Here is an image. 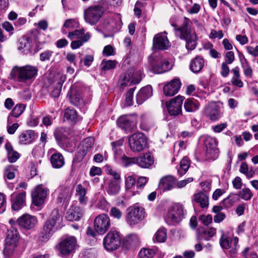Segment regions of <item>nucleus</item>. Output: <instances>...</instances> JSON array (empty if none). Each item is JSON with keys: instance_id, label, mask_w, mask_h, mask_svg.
Returning <instances> with one entry per match:
<instances>
[{"instance_id": "obj_8", "label": "nucleus", "mask_w": 258, "mask_h": 258, "mask_svg": "<svg viewBox=\"0 0 258 258\" xmlns=\"http://www.w3.org/2000/svg\"><path fill=\"white\" fill-rule=\"evenodd\" d=\"M104 14L100 6L90 7L84 11V18L87 23L94 25L98 23Z\"/></svg>"}, {"instance_id": "obj_23", "label": "nucleus", "mask_w": 258, "mask_h": 258, "mask_svg": "<svg viewBox=\"0 0 258 258\" xmlns=\"http://www.w3.org/2000/svg\"><path fill=\"white\" fill-rule=\"evenodd\" d=\"M71 103L75 106H80L84 104V101L81 92L75 86L72 87L69 94Z\"/></svg>"}, {"instance_id": "obj_29", "label": "nucleus", "mask_w": 258, "mask_h": 258, "mask_svg": "<svg viewBox=\"0 0 258 258\" xmlns=\"http://www.w3.org/2000/svg\"><path fill=\"white\" fill-rule=\"evenodd\" d=\"M35 139V134L32 130L23 132L19 136V143L26 145L31 143Z\"/></svg>"}, {"instance_id": "obj_3", "label": "nucleus", "mask_w": 258, "mask_h": 258, "mask_svg": "<svg viewBox=\"0 0 258 258\" xmlns=\"http://www.w3.org/2000/svg\"><path fill=\"white\" fill-rule=\"evenodd\" d=\"M19 239L20 235L16 228L12 227L8 230L5 239V247L4 250L5 254L10 256L14 253L18 246Z\"/></svg>"}, {"instance_id": "obj_54", "label": "nucleus", "mask_w": 258, "mask_h": 258, "mask_svg": "<svg viewBox=\"0 0 258 258\" xmlns=\"http://www.w3.org/2000/svg\"><path fill=\"white\" fill-rule=\"evenodd\" d=\"M109 215L113 218L119 220L122 216V213L119 208L113 207L110 209Z\"/></svg>"}, {"instance_id": "obj_37", "label": "nucleus", "mask_w": 258, "mask_h": 258, "mask_svg": "<svg viewBox=\"0 0 258 258\" xmlns=\"http://www.w3.org/2000/svg\"><path fill=\"white\" fill-rule=\"evenodd\" d=\"M5 148L7 151L8 158L10 162H15L20 157L19 154L13 150L12 145L10 143H7Z\"/></svg>"}, {"instance_id": "obj_61", "label": "nucleus", "mask_w": 258, "mask_h": 258, "mask_svg": "<svg viewBox=\"0 0 258 258\" xmlns=\"http://www.w3.org/2000/svg\"><path fill=\"white\" fill-rule=\"evenodd\" d=\"M64 129L63 128H57L54 132V135L56 140L62 141L65 138L64 134Z\"/></svg>"}, {"instance_id": "obj_43", "label": "nucleus", "mask_w": 258, "mask_h": 258, "mask_svg": "<svg viewBox=\"0 0 258 258\" xmlns=\"http://www.w3.org/2000/svg\"><path fill=\"white\" fill-rule=\"evenodd\" d=\"M86 189L81 184L77 185L76 187V195L78 197L79 200L81 204L86 203L87 198L86 197Z\"/></svg>"}, {"instance_id": "obj_47", "label": "nucleus", "mask_w": 258, "mask_h": 258, "mask_svg": "<svg viewBox=\"0 0 258 258\" xmlns=\"http://www.w3.org/2000/svg\"><path fill=\"white\" fill-rule=\"evenodd\" d=\"M62 219V216L60 214L59 210L57 209H55L52 211L50 216L49 219L46 221H49L51 224H52L53 225L55 226L57 222L61 220Z\"/></svg>"}, {"instance_id": "obj_14", "label": "nucleus", "mask_w": 258, "mask_h": 258, "mask_svg": "<svg viewBox=\"0 0 258 258\" xmlns=\"http://www.w3.org/2000/svg\"><path fill=\"white\" fill-rule=\"evenodd\" d=\"M47 189L40 184L35 187L31 193L32 201L35 206L39 207L44 202L47 195Z\"/></svg>"}, {"instance_id": "obj_10", "label": "nucleus", "mask_w": 258, "mask_h": 258, "mask_svg": "<svg viewBox=\"0 0 258 258\" xmlns=\"http://www.w3.org/2000/svg\"><path fill=\"white\" fill-rule=\"evenodd\" d=\"M153 71L156 74H161L171 69L170 62L165 58L157 57L151 63Z\"/></svg>"}, {"instance_id": "obj_42", "label": "nucleus", "mask_w": 258, "mask_h": 258, "mask_svg": "<svg viewBox=\"0 0 258 258\" xmlns=\"http://www.w3.org/2000/svg\"><path fill=\"white\" fill-rule=\"evenodd\" d=\"M166 239V230L164 228H161L155 233L153 238V241L154 243H162L164 242Z\"/></svg>"}, {"instance_id": "obj_16", "label": "nucleus", "mask_w": 258, "mask_h": 258, "mask_svg": "<svg viewBox=\"0 0 258 258\" xmlns=\"http://www.w3.org/2000/svg\"><path fill=\"white\" fill-rule=\"evenodd\" d=\"M65 79L66 77L61 74L55 76L54 80L49 87L50 95L52 97H58L59 96Z\"/></svg>"}, {"instance_id": "obj_62", "label": "nucleus", "mask_w": 258, "mask_h": 258, "mask_svg": "<svg viewBox=\"0 0 258 258\" xmlns=\"http://www.w3.org/2000/svg\"><path fill=\"white\" fill-rule=\"evenodd\" d=\"M103 54L106 56L114 55L115 54L114 48L111 45L105 46L103 50Z\"/></svg>"}, {"instance_id": "obj_33", "label": "nucleus", "mask_w": 258, "mask_h": 258, "mask_svg": "<svg viewBox=\"0 0 258 258\" xmlns=\"http://www.w3.org/2000/svg\"><path fill=\"white\" fill-rule=\"evenodd\" d=\"M204 65V59L201 56H197L191 61L190 69L194 73H198L203 69Z\"/></svg>"}, {"instance_id": "obj_34", "label": "nucleus", "mask_w": 258, "mask_h": 258, "mask_svg": "<svg viewBox=\"0 0 258 258\" xmlns=\"http://www.w3.org/2000/svg\"><path fill=\"white\" fill-rule=\"evenodd\" d=\"M139 243V236L136 233H132L127 235L123 240V244L127 248L137 246Z\"/></svg>"}, {"instance_id": "obj_11", "label": "nucleus", "mask_w": 258, "mask_h": 258, "mask_svg": "<svg viewBox=\"0 0 258 258\" xmlns=\"http://www.w3.org/2000/svg\"><path fill=\"white\" fill-rule=\"evenodd\" d=\"M110 220L106 214H101L96 217L94 220V228L100 234H104L109 228Z\"/></svg>"}, {"instance_id": "obj_55", "label": "nucleus", "mask_w": 258, "mask_h": 258, "mask_svg": "<svg viewBox=\"0 0 258 258\" xmlns=\"http://www.w3.org/2000/svg\"><path fill=\"white\" fill-rule=\"evenodd\" d=\"M136 182V178L133 175L127 176L125 180V189L126 190L131 189L135 185Z\"/></svg>"}, {"instance_id": "obj_36", "label": "nucleus", "mask_w": 258, "mask_h": 258, "mask_svg": "<svg viewBox=\"0 0 258 258\" xmlns=\"http://www.w3.org/2000/svg\"><path fill=\"white\" fill-rule=\"evenodd\" d=\"M120 190L119 182L118 180H111L106 188V191L110 196L117 195Z\"/></svg>"}, {"instance_id": "obj_7", "label": "nucleus", "mask_w": 258, "mask_h": 258, "mask_svg": "<svg viewBox=\"0 0 258 258\" xmlns=\"http://www.w3.org/2000/svg\"><path fill=\"white\" fill-rule=\"evenodd\" d=\"M128 143L131 149L134 152L143 151L147 145V138L141 133L134 134L128 138Z\"/></svg>"}, {"instance_id": "obj_28", "label": "nucleus", "mask_w": 258, "mask_h": 258, "mask_svg": "<svg viewBox=\"0 0 258 258\" xmlns=\"http://www.w3.org/2000/svg\"><path fill=\"white\" fill-rule=\"evenodd\" d=\"M205 113L212 120H216L220 117V108L216 104H210L205 109Z\"/></svg>"}, {"instance_id": "obj_9", "label": "nucleus", "mask_w": 258, "mask_h": 258, "mask_svg": "<svg viewBox=\"0 0 258 258\" xmlns=\"http://www.w3.org/2000/svg\"><path fill=\"white\" fill-rule=\"evenodd\" d=\"M121 238L118 232L115 231H110L103 239L105 248L108 251L116 250L119 246Z\"/></svg>"}, {"instance_id": "obj_46", "label": "nucleus", "mask_w": 258, "mask_h": 258, "mask_svg": "<svg viewBox=\"0 0 258 258\" xmlns=\"http://www.w3.org/2000/svg\"><path fill=\"white\" fill-rule=\"evenodd\" d=\"M64 117L71 122L75 123L78 118L77 111L73 108H68L65 110Z\"/></svg>"}, {"instance_id": "obj_31", "label": "nucleus", "mask_w": 258, "mask_h": 258, "mask_svg": "<svg viewBox=\"0 0 258 258\" xmlns=\"http://www.w3.org/2000/svg\"><path fill=\"white\" fill-rule=\"evenodd\" d=\"M57 201L59 203L67 202L72 195L70 188L67 186H60L58 188Z\"/></svg>"}, {"instance_id": "obj_13", "label": "nucleus", "mask_w": 258, "mask_h": 258, "mask_svg": "<svg viewBox=\"0 0 258 258\" xmlns=\"http://www.w3.org/2000/svg\"><path fill=\"white\" fill-rule=\"evenodd\" d=\"M183 99V96L179 95L166 102V107L170 115L176 116L181 113Z\"/></svg>"}, {"instance_id": "obj_21", "label": "nucleus", "mask_w": 258, "mask_h": 258, "mask_svg": "<svg viewBox=\"0 0 258 258\" xmlns=\"http://www.w3.org/2000/svg\"><path fill=\"white\" fill-rule=\"evenodd\" d=\"M238 238L237 237H234L232 239L224 233L222 234L220 239L221 246L226 249H228L231 247L236 249L238 247Z\"/></svg>"}, {"instance_id": "obj_64", "label": "nucleus", "mask_w": 258, "mask_h": 258, "mask_svg": "<svg viewBox=\"0 0 258 258\" xmlns=\"http://www.w3.org/2000/svg\"><path fill=\"white\" fill-rule=\"evenodd\" d=\"M53 51L51 50H46L43 52H42L40 54V60L41 61H44L46 60H49L50 57L52 56L53 54Z\"/></svg>"}, {"instance_id": "obj_44", "label": "nucleus", "mask_w": 258, "mask_h": 258, "mask_svg": "<svg viewBox=\"0 0 258 258\" xmlns=\"http://www.w3.org/2000/svg\"><path fill=\"white\" fill-rule=\"evenodd\" d=\"M91 35L90 33L87 32L84 35L80 40H74L71 42V47L73 49H76L82 46L83 44L87 42L90 38Z\"/></svg>"}, {"instance_id": "obj_32", "label": "nucleus", "mask_w": 258, "mask_h": 258, "mask_svg": "<svg viewBox=\"0 0 258 258\" xmlns=\"http://www.w3.org/2000/svg\"><path fill=\"white\" fill-rule=\"evenodd\" d=\"M31 40L28 36H23L19 40L18 49L23 53L29 51L31 48Z\"/></svg>"}, {"instance_id": "obj_30", "label": "nucleus", "mask_w": 258, "mask_h": 258, "mask_svg": "<svg viewBox=\"0 0 258 258\" xmlns=\"http://www.w3.org/2000/svg\"><path fill=\"white\" fill-rule=\"evenodd\" d=\"M216 233V229L215 228L211 227L207 229L199 231L197 233V240L198 241H202L203 240H209Z\"/></svg>"}, {"instance_id": "obj_58", "label": "nucleus", "mask_w": 258, "mask_h": 258, "mask_svg": "<svg viewBox=\"0 0 258 258\" xmlns=\"http://www.w3.org/2000/svg\"><path fill=\"white\" fill-rule=\"evenodd\" d=\"M136 88L134 87L130 89L126 93L125 101L127 106H131L133 104V94Z\"/></svg>"}, {"instance_id": "obj_17", "label": "nucleus", "mask_w": 258, "mask_h": 258, "mask_svg": "<svg viewBox=\"0 0 258 258\" xmlns=\"http://www.w3.org/2000/svg\"><path fill=\"white\" fill-rule=\"evenodd\" d=\"M184 213L183 206L177 204L174 205L169 211L167 217L173 222L178 223L183 218Z\"/></svg>"}, {"instance_id": "obj_5", "label": "nucleus", "mask_w": 258, "mask_h": 258, "mask_svg": "<svg viewBox=\"0 0 258 258\" xmlns=\"http://www.w3.org/2000/svg\"><path fill=\"white\" fill-rule=\"evenodd\" d=\"M145 217L144 208L138 206L130 207L127 209L125 220L130 226H134L142 221Z\"/></svg>"}, {"instance_id": "obj_20", "label": "nucleus", "mask_w": 258, "mask_h": 258, "mask_svg": "<svg viewBox=\"0 0 258 258\" xmlns=\"http://www.w3.org/2000/svg\"><path fill=\"white\" fill-rule=\"evenodd\" d=\"M180 86V80L178 79H173L164 86V94L167 96H172L178 92Z\"/></svg>"}, {"instance_id": "obj_4", "label": "nucleus", "mask_w": 258, "mask_h": 258, "mask_svg": "<svg viewBox=\"0 0 258 258\" xmlns=\"http://www.w3.org/2000/svg\"><path fill=\"white\" fill-rule=\"evenodd\" d=\"M142 79V74L141 71H135L134 68H130L120 77V88L124 89L132 85L139 84Z\"/></svg>"}, {"instance_id": "obj_6", "label": "nucleus", "mask_w": 258, "mask_h": 258, "mask_svg": "<svg viewBox=\"0 0 258 258\" xmlns=\"http://www.w3.org/2000/svg\"><path fill=\"white\" fill-rule=\"evenodd\" d=\"M77 245V239L75 236H69L62 239L58 244L59 251L61 255H68L75 251Z\"/></svg>"}, {"instance_id": "obj_12", "label": "nucleus", "mask_w": 258, "mask_h": 258, "mask_svg": "<svg viewBox=\"0 0 258 258\" xmlns=\"http://www.w3.org/2000/svg\"><path fill=\"white\" fill-rule=\"evenodd\" d=\"M37 222L36 217L28 214H23L17 220V224L19 227L27 230L34 228Z\"/></svg>"}, {"instance_id": "obj_2", "label": "nucleus", "mask_w": 258, "mask_h": 258, "mask_svg": "<svg viewBox=\"0 0 258 258\" xmlns=\"http://www.w3.org/2000/svg\"><path fill=\"white\" fill-rule=\"evenodd\" d=\"M38 70L34 66L27 65L22 67H15L12 71L11 79L19 82L31 80L37 74Z\"/></svg>"}, {"instance_id": "obj_56", "label": "nucleus", "mask_w": 258, "mask_h": 258, "mask_svg": "<svg viewBox=\"0 0 258 258\" xmlns=\"http://www.w3.org/2000/svg\"><path fill=\"white\" fill-rule=\"evenodd\" d=\"M245 61V63L242 64V68L243 70V73L246 77L251 78L252 76V69L251 67H250L246 59Z\"/></svg>"}, {"instance_id": "obj_48", "label": "nucleus", "mask_w": 258, "mask_h": 258, "mask_svg": "<svg viewBox=\"0 0 258 258\" xmlns=\"http://www.w3.org/2000/svg\"><path fill=\"white\" fill-rule=\"evenodd\" d=\"M117 61L115 60L103 59L101 63V70L103 71H109L113 69L116 66Z\"/></svg>"}, {"instance_id": "obj_60", "label": "nucleus", "mask_w": 258, "mask_h": 258, "mask_svg": "<svg viewBox=\"0 0 258 258\" xmlns=\"http://www.w3.org/2000/svg\"><path fill=\"white\" fill-rule=\"evenodd\" d=\"M25 107L22 104H17L12 110V115L13 116L18 117L24 111Z\"/></svg>"}, {"instance_id": "obj_52", "label": "nucleus", "mask_w": 258, "mask_h": 258, "mask_svg": "<svg viewBox=\"0 0 258 258\" xmlns=\"http://www.w3.org/2000/svg\"><path fill=\"white\" fill-rule=\"evenodd\" d=\"M85 33V30L83 28L79 30H75L74 31L70 32L68 33V37L71 40L74 39L82 38V35Z\"/></svg>"}, {"instance_id": "obj_59", "label": "nucleus", "mask_w": 258, "mask_h": 258, "mask_svg": "<svg viewBox=\"0 0 258 258\" xmlns=\"http://www.w3.org/2000/svg\"><path fill=\"white\" fill-rule=\"evenodd\" d=\"M14 167L12 165H8L6 167L4 172V176H6L8 179H12L15 177V174L13 172Z\"/></svg>"}, {"instance_id": "obj_50", "label": "nucleus", "mask_w": 258, "mask_h": 258, "mask_svg": "<svg viewBox=\"0 0 258 258\" xmlns=\"http://www.w3.org/2000/svg\"><path fill=\"white\" fill-rule=\"evenodd\" d=\"M121 163L122 165L125 167L135 164H137V157H129L124 155L121 157Z\"/></svg>"}, {"instance_id": "obj_51", "label": "nucleus", "mask_w": 258, "mask_h": 258, "mask_svg": "<svg viewBox=\"0 0 258 258\" xmlns=\"http://www.w3.org/2000/svg\"><path fill=\"white\" fill-rule=\"evenodd\" d=\"M155 253L154 249L149 248H142L139 253L140 258H152Z\"/></svg>"}, {"instance_id": "obj_39", "label": "nucleus", "mask_w": 258, "mask_h": 258, "mask_svg": "<svg viewBox=\"0 0 258 258\" xmlns=\"http://www.w3.org/2000/svg\"><path fill=\"white\" fill-rule=\"evenodd\" d=\"M195 201L200 204L202 208H207L209 205L208 197L203 192H199L194 195Z\"/></svg>"}, {"instance_id": "obj_41", "label": "nucleus", "mask_w": 258, "mask_h": 258, "mask_svg": "<svg viewBox=\"0 0 258 258\" xmlns=\"http://www.w3.org/2000/svg\"><path fill=\"white\" fill-rule=\"evenodd\" d=\"M233 75L231 78V83L232 85L241 88L243 86V83L240 79L239 69L238 67L233 68L232 70Z\"/></svg>"}, {"instance_id": "obj_45", "label": "nucleus", "mask_w": 258, "mask_h": 258, "mask_svg": "<svg viewBox=\"0 0 258 258\" xmlns=\"http://www.w3.org/2000/svg\"><path fill=\"white\" fill-rule=\"evenodd\" d=\"M190 164L187 158L184 157L180 161V167L177 169V172L179 176H181L187 171Z\"/></svg>"}, {"instance_id": "obj_22", "label": "nucleus", "mask_w": 258, "mask_h": 258, "mask_svg": "<svg viewBox=\"0 0 258 258\" xmlns=\"http://www.w3.org/2000/svg\"><path fill=\"white\" fill-rule=\"evenodd\" d=\"M84 211L78 206H71L68 210L66 218L68 221H78L83 216Z\"/></svg>"}, {"instance_id": "obj_49", "label": "nucleus", "mask_w": 258, "mask_h": 258, "mask_svg": "<svg viewBox=\"0 0 258 258\" xmlns=\"http://www.w3.org/2000/svg\"><path fill=\"white\" fill-rule=\"evenodd\" d=\"M239 171L246 175L248 178H251L254 174V171L252 169H249L248 166L246 162H242L240 166Z\"/></svg>"}, {"instance_id": "obj_63", "label": "nucleus", "mask_w": 258, "mask_h": 258, "mask_svg": "<svg viewBox=\"0 0 258 258\" xmlns=\"http://www.w3.org/2000/svg\"><path fill=\"white\" fill-rule=\"evenodd\" d=\"M199 220L205 225L208 226L212 222L213 218L211 215H201L199 218Z\"/></svg>"}, {"instance_id": "obj_26", "label": "nucleus", "mask_w": 258, "mask_h": 258, "mask_svg": "<svg viewBox=\"0 0 258 258\" xmlns=\"http://www.w3.org/2000/svg\"><path fill=\"white\" fill-rule=\"evenodd\" d=\"M159 186L163 191L170 190L176 187V178L170 175L164 177L160 180Z\"/></svg>"}, {"instance_id": "obj_57", "label": "nucleus", "mask_w": 258, "mask_h": 258, "mask_svg": "<svg viewBox=\"0 0 258 258\" xmlns=\"http://www.w3.org/2000/svg\"><path fill=\"white\" fill-rule=\"evenodd\" d=\"M78 26L79 23L75 19H68L63 24V27L69 29L78 28Z\"/></svg>"}, {"instance_id": "obj_18", "label": "nucleus", "mask_w": 258, "mask_h": 258, "mask_svg": "<svg viewBox=\"0 0 258 258\" xmlns=\"http://www.w3.org/2000/svg\"><path fill=\"white\" fill-rule=\"evenodd\" d=\"M54 227L52 224L49 221H46L39 233V241L42 242H47L54 232Z\"/></svg>"}, {"instance_id": "obj_53", "label": "nucleus", "mask_w": 258, "mask_h": 258, "mask_svg": "<svg viewBox=\"0 0 258 258\" xmlns=\"http://www.w3.org/2000/svg\"><path fill=\"white\" fill-rule=\"evenodd\" d=\"M253 195L248 188H244L239 193V196L245 201H248L251 199Z\"/></svg>"}, {"instance_id": "obj_35", "label": "nucleus", "mask_w": 258, "mask_h": 258, "mask_svg": "<svg viewBox=\"0 0 258 258\" xmlns=\"http://www.w3.org/2000/svg\"><path fill=\"white\" fill-rule=\"evenodd\" d=\"M50 162L53 168H60L64 164V158L60 153H54L51 156Z\"/></svg>"}, {"instance_id": "obj_25", "label": "nucleus", "mask_w": 258, "mask_h": 258, "mask_svg": "<svg viewBox=\"0 0 258 258\" xmlns=\"http://www.w3.org/2000/svg\"><path fill=\"white\" fill-rule=\"evenodd\" d=\"M152 95V87L150 85L142 88L136 96V101L138 104H142L145 101Z\"/></svg>"}, {"instance_id": "obj_1", "label": "nucleus", "mask_w": 258, "mask_h": 258, "mask_svg": "<svg viewBox=\"0 0 258 258\" xmlns=\"http://www.w3.org/2000/svg\"><path fill=\"white\" fill-rule=\"evenodd\" d=\"M191 21L186 17L182 26L176 29L180 32V37L186 41V47L188 49L193 50L197 45V36L196 32L191 29Z\"/></svg>"}, {"instance_id": "obj_19", "label": "nucleus", "mask_w": 258, "mask_h": 258, "mask_svg": "<svg viewBox=\"0 0 258 258\" xmlns=\"http://www.w3.org/2000/svg\"><path fill=\"white\" fill-rule=\"evenodd\" d=\"M12 208L18 211L26 205V192L25 191L11 196Z\"/></svg>"}, {"instance_id": "obj_38", "label": "nucleus", "mask_w": 258, "mask_h": 258, "mask_svg": "<svg viewBox=\"0 0 258 258\" xmlns=\"http://www.w3.org/2000/svg\"><path fill=\"white\" fill-rule=\"evenodd\" d=\"M200 104L199 102L194 98H189L185 100L184 107L187 112H194L199 109Z\"/></svg>"}, {"instance_id": "obj_27", "label": "nucleus", "mask_w": 258, "mask_h": 258, "mask_svg": "<svg viewBox=\"0 0 258 258\" xmlns=\"http://www.w3.org/2000/svg\"><path fill=\"white\" fill-rule=\"evenodd\" d=\"M117 124L120 128L125 131H130L134 126V122L127 115H123L119 117L117 120Z\"/></svg>"}, {"instance_id": "obj_24", "label": "nucleus", "mask_w": 258, "mask_h": 258, "mask_svg": "<svg viewBox=\"0 0 258 258\" xmlns=\"http://www.w3.org/2000/svg\"><path fill=\"white\" fill-rule=\"evenodd\" d=\"M137 165L144 168L151 167L154 162V158L150 153H145L137 157Z\"/></svg>"}, {"instance_id": "obj_15", "label": "nucleus", "mask_w": 258, "mask_h": 258, "mask_svg": "<svg viewBox=\"0 0 258 258\" xmlns=\"http://www.w3.org/2000/svg\"><path fill=\"white\" fill-rule=\"evenodd\" d=\"M153 46L155 48L160 50H165L168 48L170 46V42L165 31L159 33L154 36Z\"/></svg>"}, {"instance_id": "obj_40", "label": "nucleus", "mask_w": 258, "mask_h": 258, "mask_svg": "<svg viewBox=\"0 0 258 258\" xmlns=\"http://www.w3.org/2000/svg\"><path fill=\"white\" fill-rule=\"evenodd\" d=\"M204 143L207 148V153L212 154L217 147L216 140L210 136H205Z\"/></svg>"}]
</instances>
